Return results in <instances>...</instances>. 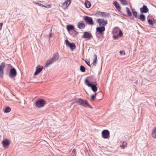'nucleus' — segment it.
I'll list each match as a JSON object with an SVG mask.
<instances>
[{
  "mask_svg": "<svg viewBox=\"0 0 156 156\" xmlns=\"http://www.w3.org/2000/svg\"><path fill=\"white\" fill-rule=\"evenodd\" d=\"M59 58V55L58 53L54 54L51 59L47 61L46 67H48L49 65L52 64L54 62L57 61Z\"/></svg>",
  "mask_w": 156,
  "mask_h": 156,
  "instance_id": "1",
  "label": "nucleus"
},
{
  "mask_svg": "<svg viewBox=\"0 0 156 156\" xmlns=\"http://www.w3.org/2000/svg\"><path fill=\"white\" fill-rule=\"evenodd\" d=\"M74 102L85 107L91 108V106L88 104L86 101L83 100L81 99H76L75 100Z\"/></svg>",
  "mask_w": 156,
  "mask_h": 156,
  "instance_id": "2",
  "label": "nucleus"
},
{
  "mask_svg": "<svg viewBox=\"0 0 156 156\" xmlns=\"http://www.w3.org/2000/svg\"><path fill=\"white\" fill-rule=\"evenodd\" d=\"M85 83L89 87L91 88L92 90L94 92H96L98 90L97 87V83L96 82H95L94 84H92L90 83L87 79H86L85 80Z\"/></svg>",
  "mask_w": 156,
  "mask_h": 156,
  "instance_id": "3",
  "label": "nucleus"
},
{
  "mask_svg": "<svg viewBox=\"0 0 156 156\" xmlns=\"http://www.w3.org/2000/svg\"><path fill=\"white\" fill-rule=\"evenodd\" d=\"M45 104V101L42 99H39L37 101L36 103V106L38 108H40L44 106Z\"/></svg>",
  "mask_w": 156,
  "mask_h": 156,
  "instance_id": "4",
  "label": "nucleus"
},
{
  "mask_svg": "<svg viewBox=\"0 0 156 156\" xmlns=\"http://www.w3.org/2000/svg\"><path fill=\"white\" fill-rule=\"evenodd\" d=\"M101 135L102 138L104 139H107L110 136L109 132L108 130H104L102 132Z\"/></svg>",
  "mask_w": 156,
  "mask_h": 156,
  "instance_id": "5",
  "label": "nucleus"
},
{
  "mask_svg": "<svg viewBox=\"0 0 156 156\" xmlns=\"http://www.w3.org/2000/svg\"><path fill=\"white\" fill-rule=\"evenodd\" d=\"M17 75V73L16 69L14 68H12L10 69L9 76L10 78H12L16 76Z\"/></svg>",
  "mask_w": 156,
  "mask_h": 156,
  "instance_id": "6",
  "label": "nucleus"
},
{
  "mask_svg": "<svg viewBox=\"0 0 156 156\" xmlns=\"http://www.w3.org/2000/svg\"><path fill=\"white\" fill-rule=\"evenodd\" d=\"M65 43L66 46H69L72 51H73L75 48L76 46L74 43H69V41L67 40L65 41Z\"/></svg>",
  "mask_w": 156,
  "mask_h": 156,
  "instance_id": "7",
  "label": "nucleus"
},
{
  "mask_svg": "<svg viewBox=\"0 0 156 156\" xmlns=\"http://www.w3.org/2000/svg\"><path fill=\"white\" fill-rule=\"evenodd\" d=\"M5 64L2 62V64L0 65V77H2L3 76L4 74V72L3 70L4 68L5 67Z\"/></svg>",
  "mask_w": 156,
  "mask_h": 156,
  "instance_id": "8",
  "label": "nucleus"
},
{
  "mask_svg": "<svg viewBox=\"0 0 156 156\" xmlns=\"http://www.w3.org/2000/svg\"><path fill=\"white\" fill-rule=\"evenodd\" d=\"M72 0H67L62 5V8L64 9H66L69 5L70 4Z\"/></svg>",
  "mask_w": 156,
  "mask_h": 156,
  "instance_id": "9",
  "label": "nucleus"
},
{
  "mask_svg": "<svg viewBox=\"0 0 156 156\" xmlns=\"http://www.w3.org/2000/svg\"><path fill=\"white\" fill-rule=\"evenodd\" d=\"M98 22L99 25L100 27H104L107 23V20H98Z\"/></svg>",
  "mask_w": 156,
  "mask_h": 156,
  "instance_id": "10",
  "label": "nucleus"
},
{
  "mask_svg": "<svg viewBox=\"0 0 156 156\" xmlns=\"http://www.w3.org/2000/svg\"><path fill=\"white\" fill-rule=\"evenodd\" d=\"M43 67L40 66H37L36 67V70L34 75H36L39 74L43 69Z\"/></svg>",
  "mask_w": 156,
  "mask_h": 156,
  "instance_id": "11",
  "label": "nucleus"
},
{
  "mask_svg": "<svg viewBox=\"0 0 156 156\" xmlns=\"http://www.w3.org/2000/svg\"><path fill=\"white\" fill-rule=\"evenodd\" d=\"M140 10L141 13H146L148 12V9L146 5H144L142 7L140 8Z\"/></svg>",
  "mask_w": 156,
  "mask_h": 156,
  "instance_id": "12",
  "label": "nucleus"
},
{
  "mask_svg": "<svg viewBox=\"0 0 156 156\" xmlns=\"http://www.w3.org/2000/svg\"><path fill=\"white\" fill-rule=\"evenodd\" d=\"M85 27V24L82 21L79 22L77 24V27L80 29H84Z\"/></svg>",
  "mask_w": 156,
  "mask_h": 156,
  "instance_id": "13",
  "label": "nucleus"
},
{
  "mask_svg": "<svg viewBox=\"0 0 156 156\" xmlns=\"http://www.w3.org/2000/svg\"><path fill=\"white\" fill-rule=\"evenodd\" d=\"M105 27H97L96 28L97 32L99 33L100 34H101L103 32L105 31Z\"/></svg>",
  "mask_w": 156,
  "mask_h": 156,
  "instance_id": "14",
  "label": "nucleus"
},
{
  "mask_svg": "<svg viewBox=\"0 0 156 156\" xmlns=\"http://www.w3.org/2000/svg\"><path fill=\"white\" fill-rule=\"evenodd\" d=\"M84 37L86 38L90 39L92 37L91 34L87 32L84 33Z\"/></svg>",
  "mask_w": 156,
  "mask_h": 156,
  "instance_id": "15",
  "label": "nucleus"
},
{
  "mask_svg": "<svg viewBox=\"0 0 156 156\" xmlns=\"http://www.w3.org/2000/svg\"><path fill=\"white\" fill-rule=\"evenodd\" d=\"M2 144L3 147L5 148H7L9 147V141L7 140H5L2 142Z\"/></svg>",
  "mask_w": 156,
  "mask_h": 156,
  "instance_id": "16",
  "label": "nucleus"
},
{
  "mask_svg": "<svg viewBox=\"0 0 156 156\" xmlns=\"http://www.w3.org/2000/svg\"><path fill=\"white\" fill-rule=\"evenodd\" d=\"M113 4L117 10L120 11L121 10V8L118 3L116 1H114L113 2Z\"/></svg>",
  "mask_w": 156,
  "mask_h": 156,
  "instance_id": "17",
  "label": "nucleus"
},
{
  "mask_svg": "<svg viewBox=\"0 0 156 156\" xmlns=\"http://www.w3.org/2000/svg\"><path fill=\"white\" fill-rule=\"evenodd\" d=\"M34 3L37 5H38L39 6L45 7L47 8H51V5H44L38 2H35V3Z\"/></svg>",
  "mask_w": 156,
  "mask_h": 156,
  "instance_id": "18",
  "label": "nucleus"
},
{
  "mask_svg": "<svg viewBox=\"0 0 156 156\" xmlns=\"http://www.w3.org/2000/svg\"><path fill=\"white\" fill-rule=\"evenodd\" d=\"M152 136L154 138L156 139V127L154 128L153 129Z\"/></svg>",
  "mask_w": 156,
  "mask_h": 156,
  "instance_id": "19",
  "label": "nucleus"
},
{
  "mask_svg": "<svg viewBox=\"0 0 156 156\" xmlns=\"http://www.w3.org/2000/svg\"><path fill=\"white\" fill-rule=\"evenodd\" d=\"M91 3L87 0L85 1V5L87 8H89L91 6Z\"/></svg>",
  "mask_w": 156,
  "mask_h": 156,
  "instance_id": "20",
  "label": "nucleus"
},
{
  "mask_svg": "<svg viewBox=\"0 0 156 156\" xmlns=\"http://www.w3.org/2000/svg\"><path fill=\"white\" fill-rule=\"evenodd\" d=\"M97 61V55L96 54H95L94 55V59L93 62V65L94 66H96Z\"/></svg>",
  "mask_w": 156,
  "mask_h": 156,
  "instance_id": "21",
  "label": "nucleus"
},
{
  "mask_svg": "<svg viewBox=\"0 0 156 156\" xmlns=\"http://www.w3.org/2000/svg\"><path fill=\"white\" fill-rule=\"evenodd\" d=\"M74 29V27L72 25H68L67 26V29L68 31L72 30H73Z\"/></svg>",
  "mask_w": 156,
  "mask_h": 156,
  "instance_id": "22",
  "label": "nucleus"
},
{
  "mask_svg": "<svg viewBox=\"0 0 156 156\" xmlns=\"http://www.w3.org/2000/svg\"><path fill=\"white\" fill-rule=\"evenodd\" d=\"M155 17V16L152 14H149L148 16V20L154 19Z\"/></svg>",
  "mask_w": 156,
  "mask_h": 156,
  "instance_id": "23",
  "label": "nucleus"
},
{
  "mask_svg": "<svg viewBox=\"0 0 156 156\" xmlns=\"http://www.w3.org/2000/svg\"><path fill=\"white\" fill-rule=\"evenodd\" d=\"M137 19H139L140 20H144L145 19V16L144 15L141 14L138 16Z\"/></svg>",
  "mask_w": 156,
  "mask_h": 156,
  "instance_id": "24",
  "label": "nucleus"
},
{
  "mask_svg": "<svg viewBox=\"0 0 156 156\" xmlns=\"http://www.w3.org/2000/svg\"><path fill=\"white\" fill-rule=\"evenodd\" d=\"M11 110L10 108L8 107H6V108L4 110V112L5 113H7L10 112Z\"/></svg>",
  "mask_w": 156,
  "mask_h": 156,
  "instance_id": "25",
  "label": "nucleus"
},
{
  "mask_svg": "<svg viewBox=\"0 0 156 156\" xmlns=\"http://www.w3.org/2000/svg\"><path fill=\"white\" fill-rule=\"evenodd\" d=\"M87 22L90 25H94V23L93 21V20H86Z\"/></svg>",
  "mask_w": 156,
  "mask_h": 156,
  "instance_id": "26",
  "label": "nucleus"
},
{
  "mask_svg": "<svg viewBox=\"0 0 156 156\" xmlns=\"http://www.w3.org/2000/svg\"><path fill=\"white\" fill-rule=\"evenodd\" d=\"M126 12H127L128 15L129 16H130L131 15V12L129 10V9L128 7H126Z\"/></svg>",
  "mask_w": 156,
  "mask_h": 156,
  "instance_id": "27",
  "label": "nucleus"
},
{
  "mask_svg": "<svg viewBox=\"0 0 156 156\" xmlns=\"http://www.w3.org/2000/svg\"><path fill=\"white\" fill-rule=\"evenodd\" d=\"M80 70L82 72H84L85 71V68L83 66H80Z\"/></svg>",
  "mask_w": 156,
  "mask_h": 156,
  "instance_id": "28",
  "label": "nucleus"
},
{
  "mask_svg": "<svg viewBox=\"0 0 156 156\" xmlns=\"http://www.w3.org/2000/svg\"><path fill=\"white\" fill-rule=\"evenodd\" d=\"M126 143L125 141H123L122 142V145L121 146L123 148H124L125 147H126Z\"/></svg>",
  "mask_w": 156,
  "mask_h": 156,
  "instance_id": "29",
  "label": "nucleus"
},
{
  "mask_svg": "<svg viewBox=\"0 0 156 156\" xmlns=\"http://www.w3.org/2000/svg\"><path fill=\"white\" fill-rule=\"evenodd\" d=\"M133 15L135 17V18L136 19H137L138 18V16L137 15V13L136 12L133 10Z\"/></svg>",
  "mask_w": 156,
  "mask_h": 156,
  "instance_id": "30",
  "label": "nucleus"
},
{
  "mask_svg": "<svg viewBox=\"0 0 156 156\" xmlns=\"http://www.w3.org/2000/svg\"><path fill=\"white\" fill-rule=\"evenodd\" d=\"M84 20H92L91 17L87 16H84Z\"/></svg>",
  "mask_w": 156,
  "mask_h": 156,
  "instance_id": "31",
  "label": "nucleus"
},
{
  "mask_svg": "<svg viewBox=\"0 0 156 156\" xmlns=\"http://www.w3.org/2000/svg\"><path fill=\"white\" fill-rule=\"evenodd\" d=\"M153 21H154V20H148V22L149 24L153 25L154 23Z\"/></svg>",
  "mask_w": 156,
  "mask_h": 156,
  "instance_id": "32",
  "label": "nucleus"
},
{
  "mask_svg": "<svg viewBox=\"0 0 156 156\" xmlns=\"http://www.w3.org/2000/svg\"><path fill=\"white\" fill-rule=\"evenodd\" d=\"M97 94V93H95L94 95H92L91 96V99L93 100L94 99L96 95Z\"/></svg>",
  "mask_w": 156,
  "mask_h": 156,
  "instance_id": "33",
  "label": "nucleus"
},
{
  "mask_svg": "<svg viewBox=\"0 0 156 156\" xmlns=\"http://www.w3.org/2000/svg\"><path fill=\"white\" fill-rule=\"evenodd\" d=\"M120 53L121 55H125V51H120Z\"/></svg>",
  "mask_w": 156,
  "mask_h": 156,
  "instance_id": "34",
  "label": "nucleus"
},
{
  "mask_svg": "<svg viewBox=\"0 0 156 156\" xmlns=\"http://www.w3.org/2000/svg\"><path fill=\"white\" fill-rule=\"evenodd\" d=\"M122 35V31L121 30H119V34L118 36H121Z\"/></svg>",
  "mask_w": 156,
  "mask_h": 156,
  "instance_id": "35",
  "label": "nucleus"
},
{
  "mask_svg": "<svg viewBox=\"0 0 156 156\" xmlns=\"http://www.w3.org/2000/svg\"><path fill=\"white\" fill-rule=\"evenodd\" d=\"M85 62L89 66H90V63L89 62H87L85 61Z\"/></svg>",
  "mask_w": 156,
  "mask_h": 156,
  "instance_id": "36",
  "label": "nucleus"
},
{
  "mask_svg": "<svg viewBox=\"0 0 156 156\" xmlns=\"http://www.w3.org/2000/svg\"><path fill=\"white\" fill-rule=\"evenodd\" d=\"M2 25H3V23H0V30H1V29L2 28Z\"/></svg>",
  "mask_w": 156,
  "mask_h": 156,
  "instance_id": "37",
  "label": "nucleus"
},
{
  "mask_svg": "<svg viewBox=\"0 0 156 156\" xmlns=\"http://www.w3.org/2000/svg\"><path fill=\"white\" fill-rule=\"evenodd\" d=\"M52 34H51V33H50L49 35H48V37H51L52 36Z\"/></svg>",
  "mask_w": 156,
  "mask_h": 156,
  "instance_id": "38",
  "label": "nucleus"
},
{
  "mask_svg": "<svg viewBox=\"0 0 156 156\" xmlns=\"http://www.w3.org/2000/svg\"><path fill=\"white\" fill-rule=\"evenodd\" d=\"M119 30L118 29H115L113 30V31L114 32L115 30Z\"/></svg>",
  "mask_w": 156,
  "mask_h": 156,
  "instance_id": "39",
  "label": "nucleus"
},
{
  "mask_svg": "<svg viewBox=\"0 0 156 156\" xmlns=\"http://www.w3.org/2000/svg\"><path fill=\"white\" fill-rule=\"evenodd\" d=\"M11 100H12V101H14V99H13V98H12V99H11Z\"/></svg>",
  "mask_w": 156,
  "mask_h": 156,
  "instance_id": "40",
  "label": "nucleus"
},
{
  "mask_svg": "<svg viewBox=\"0 0 156 156\" xmlns=\"http://www.w3.org/2000/svg\"><path fill=\"white\" fill-rule=\"evenodd\" d=\"M117 36L116 37H114L115 38V39L116 37H117Z\"/></svg>",
  "mask_w": 156,
  "mask_h": 156,
  "instance_id": "41",
  "label": "nucleus"
},
{
  "mask_svg": "<svg viewBox=\"0 0 156 156\" xmlns=\"http://www.w3.org/2000/svg\"><path fill=\"white\" fill-rule=\"evenodd\" d=\"M15 98L17 99H18V98L16 97H15Z\"/></svg>",
  "mask_w": 156,
  "mask_h": 156,
  "instance_id": "42",
  "label": "nucleus"
},
{
  "mask_svg": "<svg viewBox=\"0 0 156 156\" xmlns=\"http://www.w3.org/2000/svg\"><path fill=\"white\" fill-rule=\"evenodd\" d=\"M12 96H13V97H14V95H13V94H12Z\"/></svg>",
  "mask_w": 156,
  "mask_h": 156,
  "instance_id": "43",
  "label": "nucleus"
},
{
  "mask_svg": "<svg viewBox=\"0 0 156 156\" xmlns=\"http://www.w3.org/2000/svg\"><path fill=\"white\" fill-rule=\"evenodd\" d=\"M52 29L51 30V31H52Z\"/></svg>",
  "mask_w": 156,
  "mask_h": 156,
  "instance_id": "44",
  "label": "nucleus"
},
{
  "mask_svg": "<svg viewBox=\"0 0 156 156\" xmlns=\"http://www.w3.org/2000/svg\"><path fill=\"white\" fill-rule=\"evenodd\" d=\"M97 20H101V19H98Z\"/></svg>",
  "mask_w": 156,
  "mask_h": 156,
  "instance_id": "45",
  "label": "nucleus"
},
{
  "mask_svg": "<svg viewBox=\"0 0 156 156\" xmlns=\"http://www.w3.org/2000/svg\"><path fill=\"white\" fill-rule=\"evenodd\" d=\"M142 21H144L145 20H142Z\"/></svg>",
  "mask_w": 156,
  "mask_h": 156,
  "instance_id": "46",
  "label": "nucleus"
}]
</instances>
